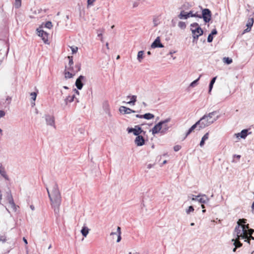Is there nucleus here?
<instances>
[{
	"label": "nucleus",
	"mask_w": 254,
	"mask_h": 254,
	"mask_svg": "<svg viewBox=\"0 0 254 254\" xmlns=\"http://www.w3.org/2000/svg\"><path fill=\"white\" fill-rule=\"evenodd\" d=\"M85 79V77L83 75H80L76 80L75 85L78 89L81 90L83 87L82 81Z\"/></svg>",
	"instance_id": "10"
},
{
	"label": "nucleus",
	"mask_w": 254,
	"mask_h": 254,
	"mask_svg": "<svg viewBox=\"0 0 254 254\" xmlns=\"http://www.w3.org/2000/svg\"><path fill=\"white\" fill-rule=\"evenodd\" d=\"M187 14L189 15V17H193V16H195V14H194L192 11H190L189 12L187 13Z\"/></svg>",
	"instance_id": "54"
},
{
	"label": "nucleus",
	"mask_w": 254,
	"mask_h": 254,
	"mask_svg": "<svg viewBox=\"0 0 254 254\" xmlns=\"http://www.w3.org/2000/svg\"><path fill=\"white\" fill-rule=\"evenodd\" d=\"M216 78H217V77H213V78L211 79V81H210V83H211V84H214V83H215V80H216Z\"/></svg>",
	"instance_id": "56"
},
{
	"label": "nucleus",
	"mask_w": 254,
	"mask_h": 254,
	"mask_svg": "<svg viewBox=\"0 0 254 254\" xmlns=\"http://www.w3.org/2000/svg\"><path fill=\"white\" fill-rule=\"evenodd\" d=\"M8 201L10 207L11 208L12 210L16 211V205L13 201L11 195L9 196Z\"/></svg>",
	"instance_id": "19"
},
{
	"label": "nucleus",
	"mask_w": 254,
	"mask_h": 254,
	"mask_svg": "<svg viewBox=\"0 0 254 254\" xmlns=\"http://www.w3.org/2000/svg\"><path fill=\"white\" fill-rule=\"evenodd\" d=\"M199 18H203L205 22H209L211 18V11L208 8L203 9L202 10V15H199Z\"/></svg>",
	"instance_id": "6"
},
{
	"label": "nucleus",
	"mask_w": 254,
	"mask_h": 254,
	"mask_svg": "<svg viewBox=\"0 0 254 254\" xmlns=\"http://www.w3.org/2000/svg\"><path fill=\"white\" fill-rule=\"evenodd\" d=\"M209 135V132H207L202 136L201 140L199 143V145L201 147L203 146L205 141L208 139Z\"/></svg>",
	"instance_id": "20"
},
{
	"label": "nucleus",
	"mask_w": 254,
	"mask_h": 254,
	"mask_svg": "<svg viewBox=\"0 0 254 254\" xmlns=\"http://www.w3.org/2000/svg\"><path fill=\"white\" fill-rule=\"evenodd\" d=\"M137 146H142L144 144V139L142 135H137L134 140Z\"/></svg>",
	"instance_id": "16"
},
{
	"label": "nucleus",
	"mask_w": 254,
	"mask_h": 254,
	"mask_svg": "<svg viewBox=\"0 0 254 254\" xmlns=\"http://www.w3.org/2000/svg\"><path fill=\"white\" fill-rule=\"evenodd\" d=\"M247 220L245 219H240L237 222L233 235L237 236L238 239L246 238V229H248L249 224L246 225Z\"/></svg>",
	"instance_id": "2"
},
{
	"label": "nucleus",
	"mask_w": 254,
	"mask_h": 254,
	"mask_svg": "<svg viewBox=\"0 0 254 254\" xmlns=\"http://www.w3.org/2000/svg\"><path fill=\"white\" fill-rule=\"evenodd\" d=\"M178 26L179 28H180L182 29H185L186 27V24L185 22L183 21H180L178 23Z\"/></svg>",
	"instance_id": "34"
},
{
	"label": "nucleus",
	"mask_w": 254,
	"mask_h": 254,
	"mask_svg": "<svg viewBox=\"0 0 254 254\" xmlns=\"http://www.w3.org/2000/svg\"><path fill=\"white\" fill-rule=\"evenodd\" d=\"M117 235H118L117 231L116 232H111V234H110L111 236Z\"/></svg>",
	"instance_id": "58"
},
{
	"label": "nucleus",
	"mask_w": 254,
	"mask_h": 254,
	"mask_svg": "<svg viewBox=\"0 0 254 254\" xmlns=\"http://www.w3.org/2000/svg\"><path fill=\"white\" fill-rule=\"evenodd\" d=\"M200 76H201V75H200L199 77L197 79H196V80H195L193 81H192L190 84V86L191 87H194L197 84V82L199 80V78H200Z\"/></svg>",
	"instance_id": "37"
},
{
	"label": "nucleus",
	"mask_w": 254,
	"mask_h": 254,
	"mask_svg": "<svg viewBox=\"0 0 254 254\" xmlns=\"http://www.w3.org/2000/svg\"><path fill=\"white\" fill-rule=\"evenodd\" d=\"M235 156L238 159H240L241 157V155H235Z\"/></svg>",
	"instance_id": "63"
},
{
	"label": "nucleus",
	"mask_w": 254,
	"mask_h": 254,
	"mask_svg": "<svg viewBox=\"0 0 254 254\" xmlns=\"http://www.w3.org/2000/svg\"><path fill=\"white\" fill-rule=\"evenodd\" d=\"M30 208L32 210H34V206L32 205H30Z\"/></svg>",
	"instance_id": "62"
},
{
	"label": "nucleus",
	"mask_w": 254,
	"mask_h": 254,
	"mask_svg": "<svg viewBox=\"0 0 254 254\" xmlns=\"http://www.w3.org/2000/svg\"><path fill=\"white\" fill-rule=\"evenodd\" d=\"M127 131L128 133L132 132L135 135H140V134L143 133H145V131H144L141 128L138 126H135L134 128H128Z\"/></svg>",
	"instance_id": "7"
},
{
	"label": "nucleus",
	"mask_w": 254,
	"mask_h": 254,
	"mask_svg": "<svg viewBox=\"0 0 254 254\" xmlns=\"http://www.w3.org/2000/svg\"><path fill=\"white\" fill-rule=\"evenodd\" d=\"M197 126H198V129L200 130V129H199V124H197V122L195 124H194L193 126H192L191 127V128H192L193 130H194L197 127Z\"/></svg>",
	"instance_id": "45"
},
{
	"label": "nucleus",
	"mask_w": 254,
	"mask_h": 254,
	"mask_svg": "<svg viewBox=\"0 0 254 254\" xmlns=\"http://www.w3.org/2000/svg\"><path fill=\"white\" fill-rule=\"evenodd\" d=\"M21 0H15L14 5L16 8H19L21 6Z\"/></svg>",
	"instance_id": "31"
},
{
	"label": "nucleus",
	"mask_w": 254,
	"mask_h": 254,
	"mask_svg": "<svg viewBox=\"0 0 254 254\" xmlns=\"http://www.w3.org/2000/svg\"><path fill=\"white\" fill-rule=\"evenodd\" d=\"M184 10H181L180 14L178 16V18L180 19H187L189 18V15Z\"/></svg>",
	"instance_id": "18"
},
{
	"label": "nucleus",
	"mask_w": 254,
	"mask_h": 254,
	"mask_svg": "<svg viewBox=\"0 0 254 254\" xmlns=\"http://www.w3.org/2000/svg\"><path fill=\"white\" fill-rule=\"evenodd\" d=\"M136 117L139 118H143V115H136Z\"/></svg>",
	"instance_id": "61"
},
{
	"label": "nucleus",
	"mask_w": 254,
	"mask_h": 254,
	"mask_svg": "<svg viewBox=\"0 0 254 254\" xmlns=\"http://www.w3.org/2000/svg\"><path fill=\"white\" fill-rule=\"evenodd\" d=\"M223 61L227 64H231L232 63V60L228 57H224L223 59Z\"/></svg>",
	"instance_id": "30"
},
{
	"label": "nucleus",
	"mask_w": 254,
	"mask_h": 254,
	"mask_svg": "<svg viewBox=\"0 0 254 254\" xmlns=\"http://www.w3.org/2000/svg\"><path fill=\"white\" fill-rule=\"evenodd\" d=\"M45 119L47 125L55 127V118L53 116L46 115L45 116Z\"/></svg>",
	"instance_id": "9"
},
{
	"label": "nucleus",
	"mask_w": 254,
	"mask_h": 254,
	"mask_svg": "<svg viewBox=\"0 0 254 254\" xmlns=\"http://www.w3.org/2000/svg\"><path fill=\"white\" fill-rule=\"evenodd\" d=\"M144 51H140L137 53V59L138 61L140 63L142 62V59L144 58Z\"/></svg>",
	"instance_id": "24"
},
{
	"label": "nucleus",
	"mask_w": 254,
	"mask_h": 254,
	"mask_svg": "<svg viewBox=\"0 0 254 254\" xmlns=\"http://www.w3.org/2000/svg\"><path fill=\"white\" fill-rule=\"evenodd\" d=\"M254 23V19L253 18L249 19L247 24V27H252Z\"/></svg>",
	"instance_id": "35"
},
{
	"label": "nucleus",
	"mask_w": 254,
	"mask_h": 254,
	"mask_svg": "<svg viewBox=\"0 0 254 254\" xmlns=\"http://www.w3.org/2000/svg\"><path fill=\"white\" fill-rule=\"evenodd\" d=\"M0 174L5 179H8L4 168L1 165L0 166Z\"/></svg>",
	"instance_id": "23"
},
{
	"label": "nucleus",
	"mask_w": 254,
	"mask_h": 254,
	"mask_svg": "<svg viewBox=\"0 0 254 254\" xmlns=\"http://www.w3.org/2000/svg\"><path fill=\"white\" fill-rule=\"evenodd\" d=\"M217 33V31L216 29H214L212 30L211 33L210 34L211 35H216Z\"/></svg>",
	"instance_id": "50"
},
{
	"label": "nucleus",
	"mask_w": 254,
	"mask_h": 254,
	"mask_svg": "<svg viewBox=\"0 0 254 254\" xmlns=\"http://www.w3.org/2000/svg\"><path fill=\"white\" fill-rule=\"evenodd\" d=\"M75 98V96L73 95L72 96H67L64 100V102L65 104L67 105L68 102H72Z\"/></svg>",
	"instance_id": "27"
},
{
	"label": "nucleus",
	"mask_w": 254,
	"mask_h": 254,
	"mask_svg": "<svg viewBox=\"0 0 254 254\" xmlns=\"http://www.w3.org/2000/svg\"><path fill=\"white\" fill-rule=\"evenodd\" d=\"M251 29V27L250 28V27H247V28L245 30L244 32H248L250 31Z\"/></svg>",
	"instance_id": "57"
},
{
	"label": "nucleus",
	"mask_w": 254,
	"mask_h": 254,
	"mask_svg": "<svg viewBox=\"0 0 254 254\" xmlns=\"http://www.w3.org/2000/svg\"><path fill=\"white\" fill-rule=\"evenodd\" d=\"M37 31L38 36L42 38L45 43H47L48 40V34L40 28H37Z\"/></svg>",
	"instance_id": "8"
},
{
	"label": "nucleus",
	"mask_w": 254,
	"mask_h": 254,
	"mask_svg": "<svg viewBox=\"0 0 254 254\" xmlns=\"http://www.w3.org/2000/svg\"><path fill=\"white\" fill-rule=\"evenodd\" d=\"M170 127L166 124L162 126V130L161 132H165L169 129Z\"/></svg>",
	"instance_id": "36"
},
{
	"label": "nucleus",
	"mask_w": 254,
	"mask_h": 254,
	"mask_svg": "<svg viewBox=\"0 0 254 254\" xmlns=\"http://www.w3.org/2000/svg\"><path fill=\"white\" fill-rule=\"evenodd\" d=\"M65 69L67 70H69V71L73 73H74V74L76 73V72H75V69H74L73 65L65 66Z\"/></svg>",
	"instance_id": "28"
},
{
	"label": "nucleus",
	"mask_w": 254,
	"mask_h": 254,
	"mask_svg": "<svg viewBox=\"0 0 254 254\" xmlns=\"http://www.w3.org/2000/svg\"><path fill=\"white\" fill-rule=\"evenodd\" d=\"M96 0H87V4H88V6L89 5H92L94 2Z\"/></svg>",
	"instance_id": "49"
},
{
	"label": "nucleus",
	"mask_w": 254,
	"mask_h": 254,
	"mask_svg": "<svg viewBox=\"0 0 254 254\" xmlns=\"http://www.w3.org/2000/svg\"><path fill=\"white\" fill-rule=\"evenodd\" d=\"M216 112L214 111L204 115L200 119L197 121V124H199V129L204 128L212 124L217 120L218 117L215 118L214 116L216 115Z\"/></svg>",
	"instance_id": "3"
},
{
	"label": "nucleus",
	"mask_w": 254,
	"mask_h": 254,
	"mask_svg": "<svg viewBox=\"0 0 254 254\" xmlns=\"http://www.w3.org/2000/svg\"><path fill=\"white\" fill-rule=\"evenodd\" d=\"M254 232V230L253 229H249V227L248 229H246V233L247 234V236H252Z\"/></svg>",
	"instance_id": "33"
},
{
	"label": "nucleus",
	"mask_w": 254,
	"mask_h": 254,
	"mask_svg": "<svg viewBox=\"0 0 254 254\" xmlns=\"http://www.w3.org/2000/svg\"><path fill=\"white\" fill-rule=\"evenodd\" d=\"M64 75L65 78L67 79L72 78L75 74L74 73H73L69 71V70H67L65 69Z\"/></svg>",
	"instance_id": "21"
},
{
	"label": "nucleus",
	"mask_w": 254,
	"mask_h": 254,
	"mask_svg": "<svg viewBox=\"0 0 254 254\" xmlns=\"http://www.w3.org/2000/svg\"><path fill=\"white\" fill-rule=\"evenodd\" d=\"M162 125L160 122L155 125L151 129L152 134H155L159 133L160 131L161 132L162 130Z\"/></svg>",
	"instance_id": "13"
},
{
	"label": "nucleus",
	"mask_w": 254,
	"mask_h": 254,
	"mask_svg": "<svg viewBox=\"0 0 254 254\" xmlns=\"http://www.w3.org/2000/svg\"><path fill=\"white\" fill-rule=\"evenodd\" d=\"M48 196L51 201V205L54 209L55 213L59 212V208L61 203L62 197L59 190L58 185L55 182H52L50 186V189L46 187Z\"/></svg>",
	"instance_id": "1"
},
{
	"label": "nucleus",
	"mask_w": 254,
	"mask_h": 254,
	"mask_svg": "<svg viewBox=\"0 0 254 254\" xmlns=\"http://www.w3.org/2000/svg\"><path fill=\"white\" fill-rule=\"evenodd\" d=\"M248 129H243L240 132L234 134V136H236L238 139L240 138L245 139L248 135Z\"/></svg>",
	"instance_id": "11"
},
{
	"label": "nucleus",
	"mask_w": 254,
	"mask_h": 254,
	"mask_svg": "<svg viewBox=\"0 0 254 254\" xmlns=\"http://www.w3.org/2000/svg\"><path fill=\"white\" fill-rule=\"evenodd\" d=\"M170 121H171V118H168L164 120L160 121V123H161V125L163 126V125H165V124L169 123V122H170Z\"/></svg>",
	"instance_id": "40"
},
{
	"label": "nucleus",
	"mask_w": 254,
	"mask_h": 254,
	"mask_svg": "<svg viewBox=\"0 0 254 254\" xmlns=\"http://www.w3.org/2000/svg\"><path fill=\"white\" fill-rule=\"evenodd\" d=\"M188 198L192 201H197L201 203H205L209 200V199L205 194H199L198 195L190 194L188 196Z\"/></svg>",
	"instance_id": "5"
},
{
	"label": "nucleus",
	"mask_w": 254,
	"mask_h": 254,
	"mask_svg": "<svg viewBox=\"0 0 254 254\" xmlns=\"http://www.w3.org/2000/svg\"><path fill=\"white\" fill-rule=\"evenodd\" d=\"M190 30L192 33L193 42L195 40H197L199 36L202 35L203 33L202 29L197 23H193L190 24Z\"/></svg>",
	"instance_id": "4"
},
{
	"label": "nucleus",
	"mask_w": 254,
	"mask_h": 254,
	"mask_svg": "<svg viewBox=\"0 0 254 254\" xmlns=\"http://www.w3.org/2000/svg\"><path fill=\"white\" fill-rule=\"evenodd\" d=\"M151 47L152 48H163L164 46L160 43V38L158 37L152 43Z\"/></svg>",
	"instance_id": "17"
},
{
	"label": "nucleus",
	"mask_w": 254,
	"mask_h": 254,
	"mask_svg": "<svg viewBox=\"0 0 254 254\" xmlns=\"http://www.w3.org/2000/svg\"><path fill=\"white\" fill-rule=\"evenodd\" d=\"M45 27L51 29L52 27L53 26L52 23L51 21H48L45 24Z\"/></svg>",
	"instance_id": "41"
},
{
	"label": "nucleus",
	"mask_w": 254,
	"mask_h": 254,
	"mask_svg": "<svg viewBox=\"0 0 254 254\" xmlns=\"http://www.w3.org/2000/svg\"><path fill=\"white\" fill-rule=\"evenodd\" d=\"M152 165H151V164H149L147 165V168L149 169H151L152 168Z\"/></svg>",
	"instance_id": "60"
},
{
	"label": "nucleus",
	"mask_w": 254,
	"mask_h": 254,
	"mask_svg": "<svg viewBox=\"0 0 254 254\" xmlns=\"http://www.w3.org/2000/svg\"><path fill=\"white\" fill-rule=\"evenodd\" d=\"M181 146H180L179 145H177L174 147V150L175 151H178L181 149Z\"/></svg>",
	"instance_id": "48"
},
{
	"label": "nucleus",
	"mask_w": 254,
	"mask_h": 254,
	"mask_svg": "<svg viewBox=\"0 0 254 254\" xmlns=\"http://www.w3.org/2000/svg\"><path fill=\"white\" fill-rule=\"evenodd\" d=\"M6 240L4 235H0V242L4 243Z\"/></svg>",
	"instance_id": "44"
},
{
	"label": "nucleus",
	"mask_w": 254,
	"mask_h": 254,
	"mask_svg": "<svg viewBox=\"0 0 254 254\" xmlns=\"http://www.w3.org/2000/svg\"><path fill=\"white\" fill-rule=\"evenodd\" d=\"M194 130L192 128H190L186 133V137L189 135Z\"/></svg>",
	"instance_id": "52"
},
{
	"label": "nucleus",
	"mask_w": 254,
	"mask_h": 254,
	"mask_svg": "<svg viewBox=\"0 0 254 254\" xmlns=\"http://www.w3.org/2000/svg\"><path fill=\"white\" fill-rule=\"evenodd\" d=\"M68 59H69V62L67 66H71L73 65V62L72 60V57H68Z\"/></svg>",
	"instance_id": "42"
},
{
	"label": "nucleus",
	"mask_w": 254,
	"mask_h": 254,
	"mask_svg": "<svg viewBox=\"0 0 254 254\" xmlns=\"http://www.w3.org/2000/svg\"><path fill=\"white\" fill-rule=\"evenodd\" d=\"M154 118V116L151 113H146L143 115V118H144L146 120H150L153 119Z\"/></svg>",
	"instance_id": "26"
},
{
	"label": "nucleus",
	"mask_w": 254,
	"mask_h": 254,
	"mask_svg": "<svg viewBox=\"0 0 254 254\" xmlns=\"http://www.w3.org/2000/svg\"><path fill=\"white\" fill-rule=\"evenodd\" d=\"M213 38L212 35L209 34L208 35V38H207V41H208V42H209V43L211 42L212 41V40H213Z\"/></svg>",
	"instance_id": "47"
},
{
	"label": "nucleus",
	"mask_w": 254,
	"mask_h": 254,
	"mask_svg": "<svg viewBox=\"0 0 254 254\" xmlns=\"http://www.w3.org/2000/svg\"><path fill=\"white\" fill-rule=\"evenodd\" d=\"M119 111L121 113L124 114H129L131 113H135V111L131 110L130 108H127L125 106H121L119 108Z\"/></svg>",
	"instance_id": "14"
},
{
	"label": "nucleus",
	"mask_w": 254,
	"mask_h": 254,
	"mask_svg": "<svg viewBox=\"0 0 254 254\" xmlns=\"http://www.w3.org/2000/svg\"><path fill=\"white\" fill-rule=\"evenodd\" d=\"M194 130L192 128H190L186 133V137L189 135Z\"/></svg>",
	"instance_id": "51"
},
{
	"label": "nucleus",
	"mask_w": 254,
	"mask_h": 254,
	"mask_svg": "<svg viewBox=\"0 0 254 254\" xmlns=\"http://www.w3.org/2000/svg\"><path fill=\"white\" fill-rule=\"evenodd\" d=\"M213 84L210 83L209 86V91H208L209 93H210L211 90L213 88Z\"/></svg>",
	"instance_id": "55"
},
{
	"label": "nucleus",
	"mask_w": 254,
	"mask_h": 254,
	"mask_svg": "<svg viewBox=\"0 0 254 254\" xmlns=\"http://www.w3.org/2000/svg\"><path fill=\"white\" fill-rule=\"evenodd\" d=\"M74 68L75 69V72H76L77 73L81 69V64H76Z\"/></svg>",
	"instance_id": "39"
},
{
	"label": "nucleus",
	"mask_w": 254,
	"mask_h": 254,
	"mask_svg": "<svg viewBox=\"0 0 254 254\" xmlns=\"http://www.w3.org/2000/svg\"><path fill=\"white\" fill-rule=\"evenodd\" d=\"M191 7V5L190 4L189 2H186L182 5L180 9L185 10L190 9Z\"/></svg>",
	"instance_id": "25"
},
{
	"label": "nucleus",
	"mask_w": 254,
	"mask_h": 254,
	"mask_svg": "<svg viewBox=\"0 0 254 254\" xmlns=\"http://www.w3.org/2000/svg\"><path fill=\"white\" fill-rule=\"evenodd\" d=\"M117 232H118V238L117 240V242H119L121 241V228L120 227H117Z\"/></svg>",
	"instance_id": "29"
},
{
	"label": "nucleus",
	"mask_w": 254,
	"mask_h": 254,
	"mask_svg": "<svg viewBox=\"0 0 254 254\" xmlns=\"http://www.w3.org/2000/svg\"><path fill=\"white\" fill-rule=\"evenodd\" d=\"M30 96L31 97V99L33 100V101H34V102H32V104L33 106H34L35 105V102L34 101H35L36 99V97H37V93L36 92H32L31 94H30Z\"/></svg>",
	"instance_id": "32"
},
{
	"label": "nucleus",
	"mask_w": 254,
	"mask_h": 254,
	"mask_svg": "<svg viewBox=\"0 0 254 254\" xmlns=\"http://www.w3.org/2000/svg\"><path fill=\"white\" fill-rule=\"evenodd\" d=\"M23 242H24V243L27 245L28 244V242H27V240L25 239V238L23 237Z\"/></svg>",
	"instance_id": "59"
},
{
	"label": "nucleus",
	"mask_w": 254,
	"mask_h": 254,
	"mask_svg": "<svg viewBox=\"0 0 254 254\" xmlns=\"http://www.w3.org/2000/svg\"><path fill=\"white\" fill-rule=\"evenodd\" d=\"M89 229L86 226H83L81 230V233L84 237H86L89 232Z\"/></svg>",
	"instance_id": "22"
},
{
	"label": "nucleus",
	"mask_w": 254,
	"mask_h": 254,
	"mask_svg": "<svg viewBox=\"0 0 254 254\" xmlns=\"http://www.w3.org/2000/svg\"><path fill=\"white\" fill-rule=\"evenodd\" d=\"M136 95H128L127 97L126 103L129 105H134L136 101Z\"/></svg>",
	"instance_id": "15"
},
{
	"label": "nucleus",
	"mask_w": 254,
	"mask_h": 254,
	"mask_svg": "<svg viewBox=\"0 0 254 254\" xmlns=\"http://www.w3.org/2000/svg\"><path fill=\"white\" fill-rule=\"evenodd\" d=\"M252 208L253 209H254V201L253 202L252 205Z\"/></svg>",
	"instance_id": "64"
},
{
	"label": "nucleus",
	"mask_w": 254,
	"mask_h": 254,
	"mask_svg": "<svg viewBox=\"0 0 254 254\" xmlns=\"http://www.w3.org/2000/svg\"><path fill=\"white\" fill-rule=\"evenodd\" d=\"M139 5V2L137 1H135L132 2V7L135 8L137 7Z\"/></svg>",
	"instance_id": "46"
},
{
	"label": "nucleus",
	"mask_w": 254,
	"mask_h": 254,
	"mask_svg": "<svg viewBox=\"0 0 254 254\" xmlns=\"http://www.w3.org/2000/svg\"><path fill=\"white\" fill-rule=\"evenodd\" d=\"M70 49L71 50L72 54L76 53L78 50V48L76 46L70 47Z\"/></svg>",
	"instance_id": "43"
},
{
	"label": "nucleus",
	"mask_w": 254,
	"mask_h": 254,
	"mask_svg": "<svg viewBox=\"0 0 254 254\" xmlns=\"http://www.w3.org/2000/svg\"><path fill=\"white\" fill-rule=\"evenodd\" d=\"M235 238H233L232 240V241L233 242V245L235 246V248L233 250V252H235L238 248H240L242 246V244L240 242V239H238L237 238V236H234Z\"/></svg>",
	"instance_id": "12"
},
{
	"label": "nucleus",
	"mask_w": 254,
	"mask_h": 254,
	"mask_svg": "<svg viewBox=\"0 0 254 254\" xmlns=\"http://www.w3.org/2000/svg\"><path fill=\"white\" fill-rule=\"evenodd\" d=\"M5 112L3 111L0 110V118L5 116Z\"/></svg>",
	"instance_id": "53"
},
{
	"label": "nucleus",
	"mask_w": 254,
	"mask_h": 254,
	"mask_svg": "<svg viewBox=\"0 0 254 254\" xmlns=\"http://www.w3.org/2000/svg\"><path fill=\"white\" fill-rule=\"evenodd\" d=\"M194 211V208L193 207V206H190L188 209H187L186 210V212L189 214H190V213L191 212H192L193 211Z\"/></svg>",
	"instance_id": "38"
}]
</instances>
